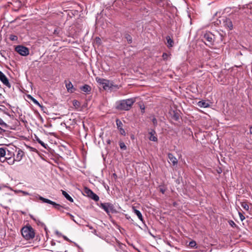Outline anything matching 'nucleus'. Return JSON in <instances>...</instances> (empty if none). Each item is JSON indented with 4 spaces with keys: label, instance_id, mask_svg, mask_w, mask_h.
<instances>
[{
    "label": "nucleus",
    "instance_id": "nucleus-1",
    "mask_svg": "<svg viewBox=\"0 0 252 252\" xmlns=\"http://www.w3.org/2000/svg\"><path fill=\"white\" fill-rule=\"evenodd\" d=\"M135 102L133 98L124 99L117 102V109L121 110H128Z\"/></svg>",
    "mask_w": 252,
    "mask_h": 252
},
{
    "label": "nucleus",
    "instance_id": "nucleus-2",
    "mask_svg": "<svg viewBox=\"0 0 252 252\" xmlns=\"http://www.w3.org/2000/svg\"><path fill=\"white\" fill-rule=\"evenodd\" d=\"M21 234L27 240L32 239L35 236L34 229L31 226L23 227L21 229Z\"/></svg>",
    "mask_w": 252,
    "mask_h": 252
},
{
    "label": "nucleus",
    "instance_id": "nucleus-3",
    "mask_svg": "<svg viewBox=\"0 0 252 252\" xmlns=\"http://www.w3.org/2000/svg\"><path fill=\"white\" fill-rule=\"evenodd\" d=\"M33 196H34L35 198L38 199L42 201L43 203H46L48 204H51L53 206L54 208L59 211H62V209L63 208V207L61 206V205L56 203V202L51 201L48 199L45 198L41 196H40L39 194H34L32 195Z\"/></svg>",
    "mask_w": 252,
    "mask_h": 252
},
{
    "label": "nucleus",
    "instance_id": "nucleus-4",
    "mask_svg": "<svg viewBox=\"0 0 252 252\" xmlns=\"http://www.w3.org/2000/svg\"><path fill=\"white\" fill-rule=\"evenodd\" d=\"M14 154L6 147H1V162H5L6 159L13 158Z\"/></svg>",
    "mask_w": 252,
    "mask_h": 252
},
{
    "label": "nucleus",
    "instance_id": "nucleus-5",
    "mask_svg": "<svg viewBox=\"0 0 252 252\" xmlns=\"http://www.w3.org/2000/svg\"><path fill=\"white\" fill-rule=\"evenodd\" d=\"M100 207L103 209L108 215L110 213H113L116 212L113 204L110 203H101L100 205Z\"/></svg>",
    "mask_w": 252,
    "mask_h": 252
},
{
    "label": "nucleus",
    "instance_id": "nucleus-6",
    "mask_svg": "<svg viewBox=\"0 0 252 252\" xmlns=\"http://www.w3.org/2000/svg\"><path fill=\"white\" fill-rule=\"evenodd\" d=\"M17 53L23 56H26L29 54V49L25 46L19 45L15 48Z\"/></svg>",
    "mask_w": 252,
    "mask_h": 252
},
{
    "label": "nucleus",
    "instance_id": "nucleus-7",
    "mask_svg": "<svg viewBox=\"0 0 252 252\" xmlns=\"http://www.w3.org/2000/svg\"><path fill=\"white\" fill-rule=\"evenodd\" d=\"M203 38L208 42V44L213 45L214 42V35L210 32H207L204 34Z\"/></svg>",
    "mask_w": 252,
    "mask_h": 252
},
{
    "label": "nucleus",
    "instance_id": "nucleus-8",
    "mask_svg": "<svg viewBox=\"0 0 252 252\" xmlns=\"http://www.w3.org/2000/svg\"><path fill=\"white\" fill-rule=\"evenodd\" d=\"M95 79L98 83L103 85L104 89H105L106 88L109 87V81L108 80L99 77H96Z\"/></svg>",
    "mask_w": 252,
    "mask_h": 252
},
{
    "label": "nucleus",
    "instance_id": "nucleus-9",
    "mask_svg": "<svg viewBox=\"0 0 252 252\" xmlns=\"http://www.w3.org/2000/svg\"><path fill=\"white\" fill-rule=\"evenodd\" d=\"M1 82L8 88H11V84L9 80L2 72H1Z\"/></svg>",
    "mask_w": 252,
    "mask_h": 252
},
{
    "label": "nucleus",
    "instance_id": "nucleus-10",
    "mask_svg": "<svg viewBox=\"0 0 252 252\" xmlns=\"http://www.w3.org/2000/svg\"><path fill=\"white\" fill-rule=\"evenodd\" d=\"M116 125L117 126V128L119 130L121 134L125 136L126 135V133L125 129L123 128L122 122L120 120L117 119L116 120Z\"/></svg>",
    "mask_w": 252,
    "mask_h": 252
},
{
    "label": "nucleus",
    "instance_id": "nucleus-11",
    "mask_svg": "<svg viewBox=\"0 0 252 252\" xmlns=\"http://www.w3.org/2000/svg\"><path fill=\"white\" fill-rule=\"evenodd\" d=\"M86 193H87L89 196L95 201H97L99 198L97 195L93 192L91 190L86 189Z\"/></svg>",
    "mask_w": 252,
    "mask_h": 252
},
{
    "label": "nucleus",
    "instance_id": "nucleus-12",
    "mask_svg": "<svg viewBox=\"0 0 252 252\" xmlns=\"http://www.w3.org/2000/svg\"><path fill=\"white\" fill-rule=\"evenodd\" d=\"M168 158L169 159V162L172 163L173 166H175L177 164L178 160L176 158L173 156V154L171 153H169L168 154Z\"/></svg>",
    "mask_w": 252,
    "mask_h": 252
},
{
    "label": "nucleus",
    "instance_id": "nucleus-13",
    "mask_svg": "<svg viewBox=\"0 0 252 252\" xmlns=\"http://www.w3.org/2000/svg\"><path fill=\"white\" fill-rule=\"evenodd\" d=\"M65 87L67 91L69 93H73L75 91V89L73 88V86L70 81H65Z\"/></svg>",
    "mask_w": 252,
    "mask_h": 252
},
{
    "label": "nucleus",
    "instance_id": "nucleus-14",
    "mask_svg": "<svg viewBox=\"0 0 252 252\" xmlns=\"http://www.w3.org/2000/svg\"><path fill=\"white\" fill-rule=\"evenodd\" d=\"M223 25L225 27L229 30H232L233 28L232 23L229 19H226L223 22Z\"/></svg>",
    "mask_w": 252,
    "mask_h": 252
},
{
    "label": "nucleus",
    "instance_id": "nucleus-15",
    "mask_svg": "<svg viewBox=\"0 0 252 252\" xmlns=\"http://www.w3.org/2000/svg\"><path fill=\"white\" fill-rule=\"evenodd\" d=\"M172 118L175 121H178L180 118L179 112L177 111L172 110L170 112Z\"/></svg>",
    "mask_w": 252,
    "mask_h": 252
},
{
    "label": "nucleus",
    "instance_id": "nucleus-16",
    "mask_svg": "<svg viewBox=\"0 0 252 252\" xmlns=\"http://www.w3.org/2000/svg\"><path fill=\"white\" fill-rule=\"evenodd\" d=\"M156 131L155 130H152L151 131L149 132V134L150 135L149 137V140L152 141L156 142L158 141V138L157 136L155 135Z\"/></svg>",
    "mask_w": 252,
    "mask_h": 252
},
{
    "label": "nucleus",
    "instance_id": "nucleus-17",
    "mask_svg": "<svg viewBox=\"0 0 252 252\" xmlns=\"http://www.w3.org/2000/svg\"><path fill=\"white\" fill-rule=\"evenodd\" d=\"M133 212L134 213L135 215H137L138 219L143 222H144V220L143 218L142 215L141 213L138 210H137L135 207H132Z\"/></svg>",
    "mask_w": 252,
    "mask_h": 252
},
{
    "label": "nucleus",
    "instance_id": "nucleus-18",
    "mask_svg": "<svg viewBox=\"0 0 252 252\" xmlns=\"http://www.w3.org/2000/svg\"><path fill=\"white\" fill-rule=\"evenodd\" d=\"M80 89L82 91L86 93H89L91 91V87L87 84L81 87Z\"/></svg>",
    "mask_w": 252,
    "mask_h": 252
},
{
    "label": "nucleus",
    "instance_id": "nucleus-19",
    "mask_svg": "<svg viewBox=\"0 0 252 252\" xmlns=\"http://www.w3.org/2000/svg\"><path fill=\"white\" fill-rule=\"evenodd\" d=\"M23 156H24L23 152L22 150H19L18 151V153L17 154L16 158H15V160H17L18 161H20L22 159Z\"/></svg>",
    "mask_w": 252,
    "mask_h": 252
},
{
    "label": "nucleus",
    "instance_id": "nucleus-20",
    "mask_svg": "<svg viewBox=\"0 0 252 252\" xmlns=\"http://www.w3.org/2000/svg\"><path fill=\"white\" fill-rule=\"evenodd\" d=\"M63 195L65 198L71 202H73V198L64 190H62Z\"/></svg>",
    "mask_w": 252,
    "mask_h": 252
},
{
    "label": "nucleus",
    "instance_id": "nucleus-21",
    "mask_svg": "<svg viewBox=\"0 0 252 252\" xmlns=\"http://www.w3.org/2000/svg\"><path fill=\"white\" fill-rule=\"evenodd\" d=\"M198 106L203 108H207L209 106V104L208 103L206 102L205 101H200L198 102Z\"/></svg>",
    "mask_w": 252,
    "mask_h": 252
},
{
    "label": "nucleus",
    "instance_id": "nucleus-22",
    "mask_svg": "<svg viewBox=\"0 0 252 252\" xmlns=\"http://www.w3.org/2000/svg\"><path fill=\"white\" fill-rule=\"evenodd\" d=\"M167 43V46L168 47H171L173 45V40L170 38L169 36H167L166 37Z\"/></svg>",
    "mask_w": 252,
    "mask_h": 252
},
{
    "label": "nucleus",
    "instance_id": "nucleus-23",
    "mask_svg": "<svg viewBox=\"0 0 252 252\" xmlns=\"http://www.w3.org/2000/svg\"><path fill=\"white\" fill-rule=\"evenodd\" d=\"M28 97L31 98V99L32 101L34 104L40 107H42V106L40 104L38 101L36 99L34 98L33 97L31 96V95H29Z\"/></svg>",
    "mask_w": 252,
    "mask_h": 252
},
{
    "label": "nucleus",
    "instance_id": "nucleus-24",
    "mask_svg": "<svg viewBox=\"0 0 252 252\" xmlns=\"http://www.w3.org/2000/svg\"><path fill=\"white\" fill-rule=\"evenodd\" d=\"M14 160H15V159L14 157H13L10 158L6 159L5 162H6L9 165H12L14 163Z\"/></svg>",
    "mask_w": 252,
    "mask_h": 252
},
{
    "label": "nucleus",
    "instance_id": "nucleus-25",
    "mask_svg": "<svg viewBox=\"0 0 252 252\" xmlns=\"http://www.w3.org/2000/svg\"><path fill=\"white\" fill-rule=\"evenodd\" d=\"M241 206L246 210L248 211L249 209V205L244 202H242L241 203Z\"/></svg>",
    "mask_w": 252,
    "mask_h": 252
},
{
    "label": "nucleus",
    "instance_id": "nucleus-26",
    "mask_svg": "<svg viewBox=\"0 0 252 252\" xmlns=\"http://www.w3.org/2000/svg\"><path fill=\"white\" fill-rule=\"evenodd\" d=\"M119 146L122 150H126V146L123 142H120L119 143Z\"/></svg>",
    "mask_w": 252,
    "mask_h": 252
},
{
    "label": "nucleus",
    "instance_id": "nucleus-27",
    "mask_svg": "<svg viewBox=\"0 0 252 252\" xmlns=\"http://www.w3.org/2000/svg\"><path fill=\"white\" fill-rule=\"evenodd\" d=\"M189 245L191 248H194L196 247V243L195 241H191L189 242Z\"/></svg>",
    "mask_w": 252,
    "mask_h": 252
},
{
    "label": "nucleus",
    "instance_id": "nucleus-28",
    "mask_svg": "<svg viewBox=\"0 0 252 252\" xmlns=\"http://www.w3.org/2000/svg\"><path fill=\"white\" fill-rule=\"evenodd\" d=\"M27 149H28L31 152H36V153H37V150L34 148H33L32 147H31L30 146H27Z\"/></svg>",
    "mask_w": 252,
    "mask_h": 252
},
{
    "label": "nucleus",
    "instance_id": "nucleus-29",
    "mask_svg": "<svg viewBox=\"0 0 252 252\" xmlns=\"http://www.w3.org/2000/svg\"><path fill=\"white\" fill-rule=\"evenodd\" d=\"M7 127V124L1 120V130H2V127L6 128Z\"/></svg>",
    "mask_w": 252,
    "mask_h": 252
},
{
    "label": "nucleus",
    "instance_id": "nucleus-30",
    "mask_svg": "<svg viewBox=\"0 0 252 252\" xmlns=\"http://www.w3.org/2000/svg\"><path fill=\"white\" fill-rule=\"evenodd\" d=\"M238 214H239L240 220L241 221H243L245 219V216L241 212H238Z\"/></svg>",
    "mask_w": 252,
    "mask_h": 252
},
{
    "label": "nucleus",
    "instance_id": "nucleus-31",
    "mask_svg": "<svg viewBox=\"0 0 252 252\" xmlns=\"http://www.w3.org/2000/svg\"><path fill=\"white\" fill-rule=\"evenodd\" d=\"M228 223L230 226H231L233 227H236V225L235 223L232 220H230L228 221Z\"/></svg>",
    "mask_w": 252,
    "mask_h": 252
},
{
    "label": "nucleus",
    "instance_id": "nucleus-32",
    "mask_svg": "<svg viewBox=\"0 0 252 252\" xmlns=\"http://www.w3.org/2000/svg\"><path fill=\"white\" fill-rule=\"evenodd\" d=\"M66 215H68V216H69L70 217V219H71L72 220H73L75 222H76V223H77V222L76 221V220H74V216H73L72 215H71V214H70V213H67L66 214Z\"/></svg>",
    "mask_w": 252,
    "mask_h": 252
},
{
    "label": "nucleus",
    "instance_id": "nucleus-33",
    "mask_svg": "<svg viewBox=\"0 0 252 252\" xmlns=\"http://www.w3.org/2000/svg\"><path fill=\"white\" fill-rule=\"evenodd\" d=\"M10 39L12 41L16 40L17 39V37L16 35H11L10 36Z\"/></svg>",
    "mask_w": 252,
    "mask_h": 252
},
{
    "label": "nucleus",
    "instance_id": "nucleus-34",
    "mask_svg": "<svg viewBox=\"0 0 252 252\" xmlns=\"http://www.w3.org/2000/svg\"><path fill=\"white\" fill-rule=\"evenodd\" d=\"M42 147H43L44 148L46 149L47 145L45 144L43 142H42L41 140L39 141V143Z\"/></svg>",
    "mask_w": 252,
    "mask_h": 252
},
{
    "label": "nucleus",
    "instance_id": "nucleus-35",
    "mask_svg": "<svg viewBox=\"0 0 252 252\" xmlns=\"http://www.w3.org/2000/svg\"><path fill=\"white\" fill-rule=\"evenodd\" d=\"M42 147H43L44 148L46 149L47 145L45 144L43 142H42L41 140L39 141V143Z\"/></svg>",
    "mask_w": 252,
    "mask_h": 252
},
{
    "label": "nucleus",
    "instance_id": "nucleus-36",
    "mask_svg": "<svg viewBox=\"0 0 252 252\" xmlns=\"http://www.w3.org/2000/svg\"><path fill=\"white\" fill-rule=\"evenodd\" d=\"M19 191L21 193H23V194L24 195H32L31 194H30V193H29L28 192H27V191H23V190H19Z\"/></svg>",
    "mask_w": 252,
    "mask_h": 252
},
{
    "label": "nucleus",
    "instance_id": "nucleus-37",
    "mask_svg": "<svg viewBox=\"0 0 252 252\" xmlns=\"http://www.w3.org/2000/svg\"><path fill=\"white\" fill-rule=\"evenodd\" d=\"M126 38L127 39V40L129 43L132 42V37L130 35H128L126 37Z\"/></svg>",
    "mask_w": 252,
    "mask_h": 252
},
{
    "label": "nucleus",
    "instance_id": "nucleus-38",
    "mask_svg": "<svg viewBox=\"0 0 252 252\" xmlns=\"http://www.w3.org/2000/svg\"><path fill=\"white\" fill-rule=\"evenodd\" d=\"M152 122L155 126H156L157 125L158 123H157V120L156 118H153L152 119Z\"/></svg>",
    "mask_w": 252,
    "mask_h": 252
},
{
    "label": "nucleus",
    "instance_id": "nucleus-39",
    "mask_svg": "<svg viewBox=\"0 0 252 252\" xmlns=\"http://www.w3.org/2000/svg\"><path fill=\"white\" fill-rule=\"evenodd\" d=\"M58 252H67V251L64 248H59L58 250Z\"/></svg>",
    "mask_w": 252,
    "mask_h": 252
},
{
    "label": "nucleus",
    "instance_id": "nucleus-40",
    "mask_svg": "<svg viewBox=\"0 0 252 252\" xmlns=\"http://www.w3.org/2000/svg\"><path fill=\"white\" fill-rule=\"evenodd\" d=\"M79 104V102L77 100H74L73 102V104L74 106H77Z\"/></svg>",
    "mask_w": 252,
    "mask_h": 252
},
{
    "label": "nucleus",
    "instance_id": "nucleus-41",
    "mask_svg": "<svg viewBox=\"0 0 252 252\" xmlns=\"http://www.w3.org/2000/svg\"><path fill=\"white\" fill-rule=\"evenodd\" d=\"M140 109H141V112L142 113H144L145 112V107L144 106H140Z\"/></svg>",
    "mask_w": 252,
    "mask_h": 252
},
{
    "label": "nucleus",
    "instance_id": "nucleus-42",
    "mask_svg": "<svg viewBox=\"0 0 252 252\" xmlns=\"http://www.w3.org/2000/svg\"><path fill=\"white\" fill-rule=\"evenodd\" d=\"M162 57L164 59H166L168 57V55L166 53H163L162 55Z\"/></svg>",
    "mask_w": 252,
    "mask_h": 252
},
{
    "label": "nucleus",
    "instance_id": "nucleus-43",
    "mask_svg": "<svg viewBox=\"0 0 252 252\" xmlns=\"http://www.w3.org/2000/svg\"><path fill=\"white\" fill-rule=\"evenodd\" d=\"M166 244L167 245H168V246H169L170 247H173V246L171 245V242H169V241H166L165 242Z\"/></svg>",
    "mask_w": 252,
    "mask_h": 252
},
{
    "label": "nucleus",
    "instance_id": "nucleus-44",
    "mask_svg": "<svg viewBox=\"0 0 252 252\" xmlns=\"http://www.w3.org/2000/svg\"><path fill=\"white\" fill-rule=\"evenodd\" d=\"M35 139L38 143H39V141L41 140L37 136H35Z\"/></svg>",
    "mask_w": 252,
    "mask_h": 252
},
{
    "label": "nucleus",
    "instance_id": "nucleus-45",
    "mask_svg": "<svg viewBox=\"0 0 252 252\" xmlns=\"http://www.w3.org/2000/svg\"><path fill=\"white\" fill-rule=\"evenodd\" d=\"M160 191L163 194L164 193V192H165V190L163 189H160Z\"/></svg>",
    "mask_w": 252,
    "mask_h": 252
},
{
    "label": "nucleus",
    "instance_id": "nucleus-46",
    "mask_svg": "<svg viewBox=\"0 0 252 252\" xmlns=\"http://www.w3.org/2000/svg\"><path fill=\"white\" fill-rule=\"evenodd\" d=\"M87 226L89 228V229H93V226H91V225H87Z\"/></svg>",
    "mask_w": 252,
    "mask_h": 252
},
{
    "label": "nucleus",
    "instance_id": "nucleus-47",
    "mask_svg": "<svg viewBox=\"0 0 252 252\" xmlns=\"http://www.w3.org/2000/svg\"><path fill=\"white\" fill-rule=\"evenodd\" d=\"M63 238H64L65 240H66V241H70V240L67 238V237L66 236H63Z\"/></svg>",
    "mask_w": 252,
    "mask_h": 252
},
{
    "label": "nucleus",
    "instance_id": "nucleus-48",
    "mask_svg": "<svg viewBox=\"0 0 252 252\" xmlns=\"http://www.w3.org/2000/svg\"><path fill=\"white\" fill-rule=\"evenodd\" d=\"M113 176H114V178H117V176L116 174H115V173H113Z\"/></svg>",
    "mask_w": 252,
    "mask_h": 252
},
{
    "label": "nucleus",
    "instance_id": "nucleus-49",
    "mask_svg": "<svg viewBox=\"0 0 252 252\" xmlns=\"http://www.w3.org/2000/svg\"><path fill=\"white\" fill-rule=\"evenodd\" d=\"M96 230L94 229V231L93 233H94V234H95V233H96Z\"/></svg>",
    "mask_w": 252,
    "mask_h": 252
},
{
    "label": "nucleus",
    "instance_id": "nucleus-50",
    "mask_svg": "<svg viewBox=\"0 0 252 252\" xmlns=\"http://www.w3.org/2000/svg\"><path fill=\"white\" fill-rule=\"evenodd\" d=\"M65 245L64 244L62 245V247H64Z\"/></svg>",
    "mask_w": 252,
    "mask_h": 252
},
{
    "label": "nucleus",
    "instance_id": "nucleus-51",
    "mask_svg": "<svg viewBox=\"0 0 252 252\" xmlns=\"http://www.w3.org/2000/svg\"><path fill=\"white\" fill-rule=\"evenodd\" d=\"M108 143H110V140H109V141H108Z\"/></svg>",
    "mask_w": 252,
    "mask_h": 252
}]
</instances>
